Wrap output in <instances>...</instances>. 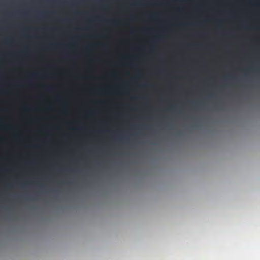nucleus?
I'll use <instances>...</instances> for the list:
<instances>
[{"label":"nucleus","instance_id":"1","mask_svg":"<svg viewBox=\"0 0 260 260\" xmlns=\"http://www.w3.org/2000/svg\"><path fill=\"white\" fill-rule=\"evenodd\" d=\"M110 141L111 166L114 164V0H110Z\"/></svg>","mask_w":260,"mask_h":260},{"label":"nucleus","instance_id":"2","mask_svg":"<svg viewBox=\"0 0 260 260\" xmlns=\"http://www.w3.org/2000/svg\"><path fill=\"white\" fill-rule=\"evenodd\" d=\"M116 25V17L115 16V25ZM116 66V63H115V66ZM114 81L115 82L116 81H118L117 80V74H116V71L115 70V80H114ZM116 91V86L115 85V91ZM116 106V103H115V107ZM116 117V113L115 112V118Z\"/></svg>","mask_w":260,"mask_h":260},{"label":"nucleus","instance_id":"3","mask_svg":"<svg viewBox=\"0 0 260 260\" xmlns=\"http://www.w3.org/2000/svg\"><path fill=\"white\" fill-rule=\"evenodd\" d=\"M131 67H135L136 66V63L134 62H131L129 63L128 64Z\"/></svg>","mask_w":260,"mask_h":260},{"label":"nucleus","instance_id":"4","mask_svg":"<svg viewBox=\"0 0 260 260\" xmlns=\"http://www.w3.org/2000/svg\"><path fill=\"white\" fill-rule=\"evenodd\" d=\"M124 138V139L125 140H126V141H128V140H129V137H128V136H126L124 137V138Z\"/></svg>","mask_w":260,"mask_h":260},{"label":"nucleus","instance_id":"5","mask_svg":"<svg viewBox=\"0 0 260 260\" xmlns=\"http://www.w3.org/2000/svg\"><path fill=\"white\" fill-rule=\"evenodd\" d=\"M92 60H93L94 61H96V60H97V59L96 58H92Z\"/></svg>","mask_w":260,"mask_h":260},{"label":"nucleus","instance_id":"6","mask_svg":"<svg viewBox=\"0 0 260 260\" xmlns=\"http://www.w3.org/2000/svg\"><path fill=\"white\" fill-rule=\"evenodd\" d=\"M117 2H118V1H116L115 0V8L116 7V6L117 5Z\"/></svg>","mask_w":260,"mask_h":260},{"label":"nucleus","instance_id":"7","mask_svg":"<svg viewBox=\"0 0 260 260\" xmlns=\"http://www.w3.org/2000/svg\"><path fill=\"white\" fill-rule=\"evenodd\" d=\"M116 138V130L115 129V139ZM114 158H116V156H114Z\"/></svg>","mask_w":260,"mask_h":260},{"label":"nucleus","instance_id":"8","mask_svg":"<svg viewBox=\"0 0 260 260\" xmlns=\"http://www.w3.org/2000/svg\"><path fill=\"white\" fill-rule=\"evenodd\" d=\"M32 75H33V76H36V74H32Z\"/></svg>","mask_w":260,"mask_h":260}]
</instances>
